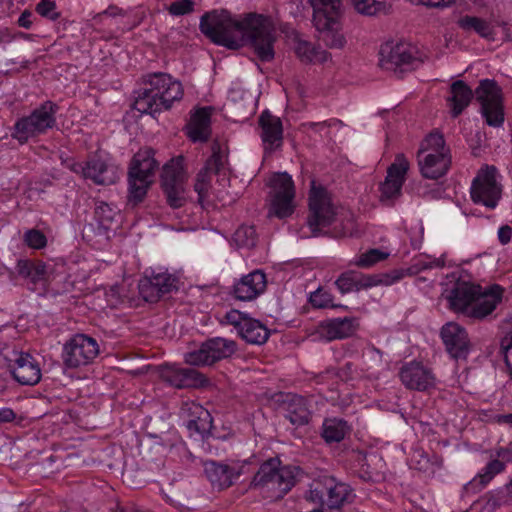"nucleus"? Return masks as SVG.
<instances>
[{"mask_svg":"<svg viewBox=\"0 0 512 512\" xmlns=\"http://www.w3.org/2000/svg\"><path fill=\"white\" fill-rule=\"evenodd\" d=\"M199 26L217 45L237 49L244 41H249L260 60L274 58L276 30L270 17L249 13L238 18L226 10L212 11L201 17Z\"/></svg>","mask_w":512,"mask_h":512,"instance_id":"nucleus-1","label":"nucleus"},{"mask_svg":"<svg viewBox=\"0 0 512 512\" xmlns=\"http://www.w3.org/2000/svg\"><path fill=\"white\" fill-rule=\"evenodd\" d=\"M443 296L449 308L474 320H484L502 302L504 289L497 284L482 287L451 274L445 283Z\"/></svg>","mask_w":512,"mask_h":512,"instance_id":"nucleus-2","label":"nucleus"},{"mask_svg":"<svg viewBox=\"0 0 512 512\" xmlns=\"http://www.w3.org/2000/svg\"><path fill=\"white\" fill-rule=\"evenodd\" d=\"M144 87L134 101V109L141 114L154 115L171 108L183 97L181 82L163 72L150 73L143 78Z\"/></svg>","mask_w":512,"mask_h":512,"instance_id":"nucleus-3","label":"nucleus"},{"mask_svg":"<svg viewBox=\"0 0 512 512\" xmlns=\"http://www.w3.org/2000/svg\"><path fill=\"white\" fill-rule=\"evenodd\" d=\"M300 469L295 466H281L276 458L264 462L255 474L252 487L267 499L283 498L295 485Z\"/></svg>","mask_w":512,"mask_h":512,"instance_id":"nucleus-4","label":"nucleus"},{"mask_svg":"<svg viewBox=\"0 0 512 512\" xmlns=\"http://www.w3.org/2000/svg\"><path fill=\"white\" fill-rule=\"evenodd\" d=\"M355 497L354 489L349 484L331 475L314 479L305 494L307 501L330 511L353 503Z\"/></svg>","mask_w":512,"mask_h":512,"instance_id":"nucleus-5","label":"nucleus"},{"mask_svg":"<svg viewBox=\"0 0 512 512\" xmlns=\"http://www.w3.org/2000/svg\"><path fill=\"white\" fill-rule=\"evenodd\" d=\"M313 8L316 29L326 34L325 41L332 48H342L345 38L340 33L342 17L341 0H309Z\"/></svg>","mask_w":512,"mask_h":512,"instance_id":"nucleus-6","label":"nucleus"},{"mask_svg":"<svg viewBox=\"0 0 512 512\" xmlns=\"http://www.w3.org/2000/svg\"><path fill=\"white\" fill-rule=\"evenodd\" d=\"M158 163L151 148L140 149L133 157L129 167V198L135 203L141 202L153 182Z\"/></svg>","mask_w":512,"mask_h":512,"instance_id":"nucleus-7","label":"nucleus"},{"mask_svg":"<svg viewBox=\"0 0 512 512\" xmlns=\"http://www.w3.org/2000/svg\"><path fill=\"white\" fill-rule=\"evenodd\" d=\"M57 111V104L52 101L44 102L34 109L30 115L16 121L12 137L20 144H24L29 139L52 129L56 124Z\"/></svg>","mask_w":512,"mask_h":512,"instance_id":"nucleus-8","label":"nucleus"},{"mask_svg":"<svg viewBox=\"0 0 512 512\" xmlns=\"http://www.w3.org/2000/svg\"><path fill=\"white\" fill-rule=\"evenodd\" d=\"M500 174L494 166L485 165L479 169L470 187L474 203L494 209L502 195Z\"/></svg>","mask_w":512,"mask_h":512,"instance_id":"nucleus-9","label":"nucleus"},{"mask_svg":"<svg viewBox=\"0 0 512 512\" xmlns=\"http://www.w3.org/2000/svg\"><path fill=\"white\" fill-rule=\"evenodd\" d=\"M270 207L269 216L283 219L294 212V182L287 172L275 173L269 180Z\"/></svg>","mask_w":512,"mask_h":512,"instance_id":"nucleus-10","label":"nucleus"},{"mask_svg":"<svg viewBox=\"0 0 512 512\" xmlns=\"http://www.w3.org/2000/svg\"><path fill=\"white\" fill-rule=\"evenodd\" d=\"M186 179L184 158L178 156L163 166L161 173L162 188L169 205L173 208L182 207L186 201Z\"/></svg>","mask_w":512,"mask_h":512,"instance_id":"nucleus-11","label":"nucleus"},{"mask_svg":"<svg viewBox=\"0 0 512 512\" xmlns=\"http://www.w3.org/2000/svg\"><path fill=\"white\" fill-rule=\"evenodd\" d=\"M1 355L14 379L20 384L32 386L41 380L40 365L30 354L5 348Z\"/></svg>","mask_w":512,"mask_h":512,"instance_id":"nucleus-12","label":"nucleus"},{"mask_svg":"<svg viewBox=\"0 0 512 512\" xmlns=\"http://www.w3.org/2000/svg\"><path fill=\"white\" fill-rule=\"evenodd\" d=\"M476 98L481 104V112L486 123L492 127H500L504 122L502 92L494 80L480 81L476 89Z\"/></svg>","mask_w":512,"mask_h":512,"instance_id":"nucleus-13","label":"nucleus"},{"mask_svg":"<svg viewBox=\"0 0 512 512\" xmlns=\"http://www.w3.org/2000/svg\"><path fill=\"white\" fill-rule=\"evenodd\" d=\"M99 354L97 341L85 334L74 335L63 347V361L69 368L86 366Z\"/></svg>","mask_w":512,"mask_h":512,"instance_id":"nucleus-14","label":"nucleus"},{"mask_svg":"<svg viewBox=\"0 0 512 512\" xmlns=\"http://www.w3.org/2000/svg\"><path fill=\"white\" fill-rule=\"evenodd\" d=\"M236 351L232 340L213 338L203 343L199 349L185 354V362L193 366L211 365L214 362L230 357Z\"/></svg>","mask_w":512,"mask_h":512,"instance_id":"nucleus-15","label":"nucleus"},{"mask_svg":"<svg viewBox=\"0 0 512 512\" xmlns=\"http://www.w3.org/2000/svg\"><path fill=\"white\" fill-rule=\"evenodd\" d=\"M308 226L315 232L320 227L330 225L335 217V209L326 189L316 186L313 182L309 194Z\"/></svg>","mask_w":512,"mask_h":512,"instance_id":"nucleus-16","label":"nucleus"},{"mask_svg":"<svg viewBox=\"0 0 512 512\" xmlns=\"http://www.w3.org/2000/svg\"><path fill=\"white\" fill-rule=\"evenodd\" d=\"M400 278L401 275L399 273H396L392 280H384L377 275L363 274L359 271L348 270L338 276L335 280V286L342 295H345L367 290L381 284L390 285L399 281Z\"/></svg>","mask_w":512,"mask_h":512,"instance_id":"nucleus-17","label":"nucleus"},{"mask_svg":"<svg viewBox=\"0 0 512 512\" xmlns=\"http://www.w3.org/2000/svg\"><path fill=\"white\" fill-rule=\"evenodd\" d=\"M161 378L175 388H202L209 380L194 368H184L175 364L163 365L160 370Z\"/></svg>","mask_w":512,"mask_h":512,"instance_id":"nucleus-18","label":"nucleus"},{"mask_svg":"<svg viewBox=\"0 0 512 512\" xmlns=\"http://www.w3.org/2000/svg\"><path fill=\"white\" fill-rule=\"evenodd\" d=\"M446 351L453 359H465L469 354L470 341L464 327L456 322L446 323L440 331Z\"/></svg>","mask_w":512,"mask_h":512,"instance_id":"nucleus-19","label":"nucleus"},{"mask_svg":"<svg viewBox=\"0 0 512 512\" xmlns=\"http://www.w3.org/2000/svg\"><path fill=\"white\" fill-rule=\"evenodd\" d=\"M402 384L411 390L425 391L435 385V376L431 369L421 362L405 363L399 371Z\"/></svg>","mask_w":512,"mask_h":512,"instance_id":"nucleus-20","label":"nucleus"},{"mask_svg":"<svg viewBox=\"0 0 512 512\" xmlns=\"http://www.w3.org/2000/svg\"><path fill=\"white\" fill-rule=\"evenodd\" d=\"M415 60V49L409 44L387 43L381 47L380 64L385 69H402L411 66Z\"/></svg>","mask_w":512,"mask_h":512,"instance_id":"nucleus-21","label":"nucleus"},{"mask_svg":"<svg viewBox=\"0 0 512 512\" xmlns=\"http://www.w3.org/2000/svg\"><path fill=\"white\" fill-rule=\"evenodd\" d=\"M84 178L91 179L99 185L114 184L118 178V167L102 158H92L84 165L79 164Z\"/></svg>","mask_w":512,"mask_h":512,"instance_id":"nucleus-22","label":"nucleus"},{"mask_svg":"<svg viewBox=\"0 0 512 512\" xmlns=\"http://www.w3.org/2000/svg\"><path fill=\"white\" fill-rule=\"evenodd\" d=\"M184 425L190 436H203L211 427V417L207 409L198 403H185L181 408Z\"/></svg>","mask_w":512,"mask_h":512,"instance_id":"nucleus-23","label":"nucleus"},{"mask_svg":"<svg viewBox=\"0 0 512 512\" xmlns=\"http://www.w3.org/2000/svg\"><path fill=\"white\" fill-rule=\"evenodd\" d=\"M410 164L404 154H398L387 171L384 183L381 185V192L385 198H394L401 192L405 176Z\"/></svg>","mask_w":512,"mask_h":512,"instance_id":"nucleus-24","label":"nucleus"},{"mask_svg":"<svg viewBox=\"0 0 512 512\" xmlns=\"http://www.w3.org/2000/svg\"><path fill=\"white\" fill-rule=\"evenodd\" d=\"M224 166V157L220 152L213 150L211 157L206 161L205 166L197 174L194 189L198 194V201L204 205L208 198L211 175L221 172Z\"/></svg>","mask_w":512,"mask_h":512,"instance_id":"nucleus-25","label":"nucleus"},{"mask_svg":"<svg viewBox=\"0 0 512 512\" xmlns=\"http://www.w3.org/2000/svg\"><path fill=\"white\" fill-rule=\"evenodd\" d=\"M417 164L420 174L426 179H438L444 176L451 165V154L417 155Z\"/></svg>","mask_w":512,"mask_h":512,"instance_id":"nucleus-26","label":"nucleus"},{"mask_svg":"<svg viewBox=\"0 0 512 512\" xmlns=\"http://www.w3.org/2000/svg\"><path fill=\"white\" fill-rule=\"evenodd\" d=\"M266 288V276L263 272L255 270L242 277L234 285L235 297L242 301H250L264 292Z\"/></svg>","mask_w":512,"mask_h":512,"instance_id":"nucleus-27","label":"nucleus"},{"mask_svg":"<svg viewBox=\"0 0 512 512\" xmlns=\"http://www.w3.org/2000/svg\"><path fill=\"white\" fill-rule=\"evenodd\" d=\"M282 409L284 416L289 422L296 426L308 424L311 412L304 397L296 394H287L282 400Z\"/></svg>","mask_w":512,"mask_h":512,"instance_id":"nucleus-28","label":"nucleus"},{"mask_svg":"<svg viewBox=\"0 0 512 512\" xmlns=\"http://www.w3.org/2000/svg\"><path fill=\"white\" fill-rule=\"evenodd\" d=\"M204 471L211 484L218 489L231 486L240 475L233 467L215 461L205 462Z\"/></svg>","mask_w":512,"mask_h":512,"instance_id":"nucleus-29","label":"nucleus"},{"mask_svg":"<svg viewBox=\"0 0 512 512\" xmlns=\"http://www.w3.org/2000/svg\"><path fill=\"white\" fill-rule=\"evenodd\" d=\"M261 138L266 148L279 146L282 142L283 128L279 117L268 111H263L259 117Z\"/></svg>","mask_w":512,"mask_h":512,"instance_id":"nucleus-30","label":"nucleus"},{"mask_svg":"<svg viewBox=\"0 0 512 512\" xmlns=\"http://www.w3.org/2000/svg\"><path fill=\"white\" fill-rule=\"evenodd\" d=\"M211 108L203 107L192 114L187 125V136L193 142L207 141L210 136Z\"/></svg>","mask_w":512,"mask_h":512,"instance_id":"nucleus-31","label":"nucleus"},{"mask_svg":"<svg viewBox=\"0 0 512 512\" xmlns=\"http://www.w3.org/2000/svg\"><path fill=\"white\" fill-rule=\"evenodd\" d=\"M473 98L471 88L463 81H455L450 87L448 104L453 117L460 115Z\"/></svg>","mask_w":512,"mask_h":512,"instance_id":"nucleus-32","label":"nucleus"},{"mask_svg":"<svg viewBox=\"0 0 512 512\" xmlns=\"http://www.w3.org/2000/svg\"><path fill=\"white\" fill-rule=\"evenodd\" d=\"M354 330V319L349 317L330 319L321 325V334L327 340L349 337L354 333Z\"/></svg>","mask_w":512,"mask_h":512,"instance_id":"nucleus-33","label":"nucleus"},{"mask_svg":"<svg viewBox=\"0 0 512 512\" xmlns=\"http://www.w3.org/2000/svg\"><path fill=\"white\" fill-rule=\"evenodd\" d=\"M505 467L504 462L498 459L491 460L464 486V490L474 492L483 489L496 475L503 472Z\"/></svg>","mask_w":512,"mask_h":512,"instance_id":"nucleus-34","label":"nucleus"},{"mask_svg":"<svg viewBox=\"0 0 512 512\" xmlns=\"http://www.w3.org/2000/svg\"><path fill=\"white\" fill-rule=\"evenodd\" d=\"M238 334L247 343L255 345H262L269 338V330L267 327L259 320L251 317H249L247 320H244V323L241 326Z\"/></svg>","mask_w":512,"mask_h":512,"instance_id":"nucleus-35","label":"nucleus"},{"mask_svg":"<svg viewBox=\"0 0 512 512\" xmlns=\"http://www.w3.org/2000/svg\"><path fill=\"white\" fill-rule=\"evenodd\" d=\"M457 25L464 32H475L485 39H493L494 29L490 22L485 19L465 15L457 21Z\"/></svg>","mask_w":512,"mask_h":512,"instance_id":"nucleus-36","label":"nucleus"},{"mask_svg":"<svg viewBox=\"0 0 512 512\" xmlns=\"http://www.w3.org/2000/svg\"><path fill=\"white\" fill-rule=\"evenodd\" d=\"M295 52L301 61L306 63H324L330 58V54L326 50L315 47L307 41H299Z\"/></svg>","mask_w":512,"mask_h":512,"instance_id":"nucleus-37","label":"nucleus"},{"mask_svg":"<svg viewBox=\"0 0 512 512\" xmlns=\"http://www.w3.org/2000/svg\"><path fill=\"white\" fill-rule=\"evenodd\" d=\"M349 431L346 421L338 418L326 419L322 426V437L327 443L340 442Z\"/></svg>","mask_w":512,"mask_h":512,"instance_id":"nucleus-38","label":"nucleus"},{"mask_svg":"<svg viewBox=\"0 0 512 512\" xmlns=\"http://www.w3.org/2000/svg\"><path fill=\"white\" fill-rule=\"evenodd\" d=\"M424 153L433 156L440 153L451 154L443 135L438 132L430 133L421 141L417 155H424Z\"/></svg>","mask_w":512,"mask_h":512,"instance_id":"nucleus-39","label":"nucleus"},{"mask_svg":"<svg viewBox=\"0 0 512 512\" xmlns=\"http://www.w3.org/2000/svg\"><path fill=\"white\" fill-rule=\"evenodd\" d=\"M119 215V209L103 201H98L95 204L94 217L98 225L104 230L112 228Z\"/></svg>","mask_w":512,"mask_h":512,"instance_id":"nucleus-40","label":"nucleus"},{"mask_svg":"<svg viewBox=\"0 0 512 512\" xmlns=\"http://www.w3.org/2000/svg\"><path fill=\"white\" fill-rule=\"evenodd\" d=\"M351 2L359 14L366 16L387 13L391 7L388 0H351Z\"/></svg>","mask_w":512,"mask_h":512,"instance_id":"nucleus-41","label":"nucleus"},{"mask_svg":"<svg viewBox=\"0 0 512 512\" xmlns=\"http://www.w3.org/2000/svg\"><path fill=\"white\" fill-rule=\"evenodd\" d=\"M390 253L381 249L373 248L355 256L351 260V264L360 268H371L375 264L384 261L389 257Z\"/></svg>","mask_w":512,"mask_h":512,"instance_id":"nucleus-42","label":"nucleus"},{"mask_svg":"<svg viewBox=\"0 0 512 512\" xmlns=\"http://www.w3.org/2000/svg\"><path fill=\"white\" fill-rule=\"evenodd\" d=\"M153 282L157 288H160L162 294L169 293L173 288L176 287V277L168 272L166 268L155 267L148 269Z\"/></svg>","mask_w":512,"mask_h":512,"instance_id":"nucleus-43","label":"nucleus"},{"mask_svg":"<svg viewBox=\"0 0 512 512\" xmlns=\"http://www.w3.org/2000/svg\"><path fill=\"white\" fill-rule=\"evenodd\" d=\"M153 280L149 270L146 269L138 283L139 294L147 302H156L163 295Z\"/></svg>","mask_w":512,"mask_h":512,"instance_id":"nucleus-44","label":"nucleus"},{"mask_svg":"<svg viewBox=\"0 0 512 512\" xmlns=\"http://www.w3.org/2000/svg\"><path fill=\"white\" fill-rule=\"evenodd\" d=\"M256 239V230L251 225H241L234 233V240L241 247L255 246Z\"/></svg>","mask_w":512,"mask_h":512,"instance_id":"nucleus-45","label":"nucleus"},{"mask_svg":"<svg viewBox=\"0 0 512 512\" xmlns=\"http://www.w3.org/2000/svg\"><path fill=\"white\" fill-rule=\"evenodd\" d=\"M309 301L312 306L316 308H327L334 306L332 294L320 288L310 294Z\"/></svg>","mask_w":512,"mask_h":512,"instance_id":"nucleus-46","label":"nucleus"},{"mask_svg":"<svg viewBox=\"0 0 512 512\" xmlns=\"http://www.w3.org/2000/svg\"><path fill=\"white\" fill-rule=\"evenodd\" d=\"M195 3L193 0H177L172 2L167 10L171 16L179 17L190 14L194 11Z\"/></svg>","mask_w":512,"mask_h":512,"instance_id":"nucleus-47","label":"nucleus"},{"mask_svg":"<svg viewBox=\"0 0 512 512\" xmlns=\"http://www.w3.org/2000/svg\"><path fill=\"white\" fill-rule=\"evenodd\" d=\"M499 354L503 357L509 377L512 380V336L500 339Z\"/></svg>","mask_w":512,"mask_h":512,"instance_id":"nucleus-48","label":"nucleus"},{"mask_svg":"<svg viewBox=\"0 0 512 512\" xmlns=\"http://www.w3.org/2000/svg\"><path fill=\"white\" fill-rule=\"evenodd\" d=\"M24 242L33 249H42L47 244L46 236L39 230L30 229L24 234Z\"/></svg>","mask_w":512,"mask_h":512,"instance_id":"nucleus-49","label":"nucleus"},{"mask_svg":"<svg viewBox=\"0 0 512 512\" xmlns=\"http://www.w3.org/2000/svg\"><path fill=\"white\" fill-rule=\"evenodd\" d=\"M36 12L42 17L56 20L58 13L56 12V4L52 0H40L35 8Z\"/></svg>","mask_w":512,"mask_h":512,"instance_id":"nucleus-50","label":"nucleus"},{"mask_svg":"<svg viewBox=\"0 0 512 512\" xmlns=\"http://www.w3.org/2000/svg\"><path fill=\"white\" fill-rule=\"evenodd\" d=\"M225 320L228 324L233 325L237 332L240 331L241 326L244 323V320H247L249 318L248 315L243 314L242 312L238 310H230L225 314Z\"/></svg>","mask_w":512,"mask_h":512,"instance_id":"nucleus-51","label":"nucleus"},{"mask_svg":"<svg viewBox=\"0 0 512 512\" xmlns=\"http://www.w3.org/2000/svg\"><path fill=\"white\" fill-rule=\"evenodd\" d=\"M411 465L417 470H426L429 465V459L420 449L414 450L411 457Z\"/></svg>","mask_w":512,"mask_h":512,"instance_id":"nucleus-52","label":"nucleus"},{"mask_svg":"<svg viewBox=\"0 0 512 512\" xmlns=\"http://www.w3.org/2000/svg\"><path fill=\"white\" fill-rule=\"evenodd\" d=\"M47 275V266L44 263H39L37 265H33L31 269V275H29L28 279L34 283H40L46 281Z\"/></svg>","mask_w":512,"mask_h":512,"instance_id":"nucleus-53","label":"nucleus"},{"mask_svg":"<svg viewBox=\"0 0 512 512\" xmlns=\"http://www.w3.org/2000/svg\"><path fill=\"white\" fill-rule=\"evenodd\" d=\"M334 120H326L321 122H305L301 126L305 131H314L316 133H321L323 130L329 128Z\"/></svg>","mask_w":512,"mask_h":512,"instance_id":"nucleus-54","label":"nucleus"},{"mask_svg":"<svg viewBox=\"0 0 512 512\" xmlns=\"http://www.w3.org/2000/svg\"><path fill=\"white\" fill-rule=\"evenodd\" d=\"M32 267H33V264L30 261L25 260V259L18 260L17 264H16V270H17L18 274L27 279H28L29 275H31Z\"/></svg>","mask_w":512,"mask_h":512,"instance_id":"nucleus-55","label":"nucleus"},{"mask_svg":"<svg viewBox=\"0 0 512 512\" xmlns=\"http://www.w3.org/2000/svg\"><path fill=\"white\" fill-rule=\"evenodd\" d=\"M482 500L485 501L484 509L488 510L489 512H492L493 510L500 506L499 499L492 492L487 493L482 498Z\"/></svg>","mask_w":512,"mask_h":512,"instance_id":"nucleus-56","label":"nucleus"},{"mask_svg":"<svg viewBox=\"0 0 512 512\" xmlns=\"http://www.w3.org/2000/svg\"><path fill=\"white\" fill-rule=\"evenodd\" d=\"M14 38L9 28L0 27V48L5 50L7 45L14 41Z\"/></svg>","mask_w":512,"mask_h":512,"instance_id":"nucleus-57","label":"nucleus"},{"mask_svg":"<svg viewBox=\"0 0 512 512\" xmlns=\"http://www.w3.org/2000/svg\"><path fill=\"white\" fill-rule=\"evenodd\" d=\"M16 418V413L9 407L0 408V424L13 422Z\"/></svg>","mask_w":512,"mask_h":512,"instance_id":"nucleus-58","label":"nucleus"},{"mask_svg":"<svg viewBox=\"0 0 512 512\" xmlns=\"http://www.w3.org/2000/svg\"><path fill=\"white\" fill-rule=\"evenodd\" d=\"M18 25L22 28L29 29L32 26V12L24 10L18 18Z\"/></svg>","mask_w":512,"mask_h":512,"instance_id":"nucleus-59","label":"nucleus"},{"mask_svg":"<svg viewBox=\"0 0 512 512\" xmlns=\"http://www.w3.org/2000/svg\"><path fill=\"white\" fill-rule=\"evenodd\" d=\"M512 229L508 225L501 226L498 229V238L501 244H507L511 240Z\"/></svg>","mask_w":512,"mask_h":512,"instance_id":"nucleus-60","label":"nucleus"},{"mask_svg":"<svg viewBox=\"0 0 512 512\" xmlns=\"http://www.w3.org/2000/svg\"><path fill=\"white\" fill-rule=\"evenodd\" d=\"M501 329L504 333L503 337H509L512 336V313L507 315L502 323H501Z\"/></svg>","mask_w":512,"mask_h":512,"instance_id":"nucleus-61","label":"nucleus"},{"mask_svg":"<svg viewBox=\"0 0 512 512\" xmlns=\"http://www.w3.org/2000/svg\"><path fill=\"white\" fill-rule=\"evenodd\" d=\"M443 266V261L440 259L434 260L432 264L429 265V267H441Z\"/></svg>","mask_w":512,"mask_h":512,"instance_id":"nucleus-62","label":"nucleus"},{"mask_svg":"<svg viewBox=\"0 0 512 512\" xmlns=\"http://www.w3.org/2000/svg\"><path fill=\"white\" fill-rule=\"evenodd\" d=\"M503 421L512 425V414H507L502 417Z\"/></svg>","mask_w":512,"mask_h":512,"instance_id":"nucleus-63","label":"nucleus"},{"mask_svg":"<svg viewBox=\"0 0 512 512\" xmlns=\"http://www.w3.org/2000/svg\"><path fill=\"white\" fill-rule=\"evenodd\" d=\"M508 488L512 491V480L510 481V483L508 484Z\"/></svg>","mask_w":512,"mask_h":512,"instance_id":"nucleus-64","label":"nucleus"}]
</instances>
